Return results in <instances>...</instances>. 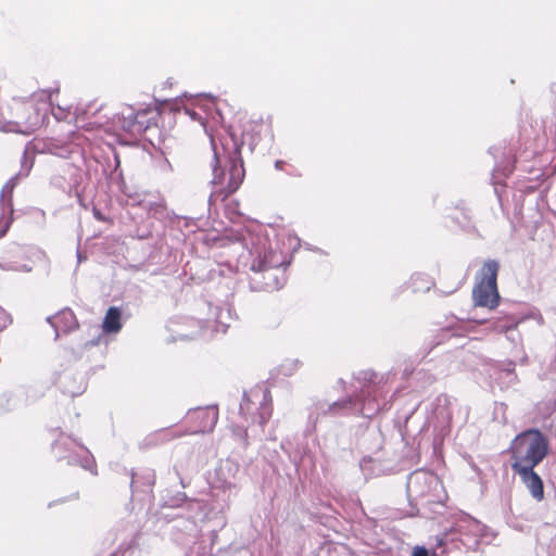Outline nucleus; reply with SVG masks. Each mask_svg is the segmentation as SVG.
<instances>
[{"instance_id":"f257e3e1","label":"nucleus","mask_w":556,"mask_h":556,"mask_svg":"<svg viewBox=\"0 0 556 556\" xmlns=\"http://www.w3.org/2000/svg\"><path fill=\"white\" fill-rule=\"evenodd\" d=\"M418 409L419 404L407 412L397 413L395 424L402 440L416 450L427 440L435 450L451 432V400L446 394H440L430 404V409H426L425 415H419Z\"/></svg>"},{"instance_id":"f03ea898","label":"nucleus","mask_w":556,"mask_h":556,"mask_svg":"<svg viewBox=\"0 0 556 556\" xmlns=\"http://www.w3.org/2000/svg\"><path fill=\"white\" fill-rule=\"evenodd\" d=\"M378 375L372 369L361 370L355 375V379L361 383L359 392L349 395L344 399L326 404L317 401L308 408L307 421L303 431L305 437H311L317 427L320 416L326 415H345L359 414L365 418H372L387 405L382 402L384 394L382 380L377 381Z\"/></svg>"},{"instance_id":"7ed1b4c3","label":"nucleus","mask_w":556,"mask_h":556,"mask_svg":"<svg viewBox=\"0 0 556 556\" xmlns=\"http://www.w3.org/2000/svg\"><path fill=\"white\" fill-rule=\"evenodd\" d=\"M213 157L211 184L223 199L233 194L242 185L245 169L241 154L244 141L228 127L218 141L210 136Z\"/></svg>"},{"instance_id":"20e7f679","label":"nucleus","mask_w":556,"mask_h":556,"mask_svg":"<svg viewBox=\"0 0 556 556\" xmlns=\"http://www.w3.org/2000/svg\"><path fill=\"white\" fill-rule=\"evenodd\" d=\"M250 269L253 276L249 279V286L252 291H275L285 285L283 276H278L277 270L282 266L280 255L266 242L257 239L250 250Z\"/></svg>"},{"instance_id":"39448f33","label":"nucleus","mask_w":556,"mask_h":556,"mask_svg":"<svg viewBox=\"0 0 556 556\" xmlns=\"http://www.w3.org/2000/svg\"><path fill=\"white\" fill-rule=\"evenodd\" d=\"M511 456V470L521 467L535 468L551 453L547 435L539 428L531 427L519 432L508 448Z\"/></svg>"},{"instance_id":"423d86ee","label":"nucleus","mask_w":556,"mask_h":556,"mask_svg":"<svg viewBox=\"0 0 556 556\" xmlns=\"http://www.w3.org/2000/svg\"><path fill=\"white\" fill-rule=\"evenodd\" d=\"M441 481L434 473L418 469L410 472L406 481V494L410 510L409 517L419 515L418 506L441 503Z\"/></svg>"},{"instance_id":"0eeeda50","label":"nucleus","mask_w":556,"mask_h":556,"mask_svg":"<svg viewBox=\"0 0 556 556\" xmlns=\"http://www.w3.org/2000/svg\"><path fill=\"white\" fill-rule=\"evenodd\" d=\"M34 166V156H28L27 150L24 151L22 157L21 169L12 176L3 186L0 193V238L4 237L13 222V191L20 180L26 178Z\"/></svg>"},{"instance_id":"6e6552de","label":"nucleus","mask_w":556,"mask_h":556,"mask_svg":"<svg viewBox=\"0 0 556 556\" xmlns=\"http://www.w3.org/2000/svg\"><path fill=\"white\" fill-rule=\"evenodd\" d=\"M41 396L34 387L18 386L14 390L0 393V415L13 412L34 403Z\"/></svg>"},{"instance_id":"1a4fd4ad","label":"nucleus","mask_w":556,"mask_h":556,"mask_svg":"<svg viewBox=\"0 0 556 556\" xmlns=\"http://www.w3.org/2000/svg\"><path fill=\"white\" fill-rule=\"evenodd\" d=\"M147 112L144 110L135 109L132 105L125 106L122 112L117 113L113 123L122 130L128 134H142L149 125L144 119Z\"/></svg>"},{"instance_id":"9d476101","label":"nucleus","mask_w":556,"mask_h":556,"mask_svg":"<svg viewBox=\"0 0 556 556\" xmlns=\"http://www.w3.org/2000/svg\"><path fill=\"white\" fill-rule=\"evenodd\" d=\"M74 444V441L70 439H58L52 443V452L54 453L58 462L66 460L68 466H77L85 469H89L90 464L93 459L89 456L80 457L76 453L71 450V445Z\"/></svg>"},{"instance_id":"9b49d317","label":"nucleus","mask_w":556,"mask_h":556,"mask_svg":"<svg viewBox=\"0 0 556 556\" xmlns=\"http://www.w3.org/2000/svg\"><path fill=\"white\" fill-rule=\"evenodd\" d=\"M46 321L54 329V340H58L60 334H68L79 327L78 320L70 307H64L54 315L48 316Z\"/></svg>"},{"instance_id":"f8f14e48","label":"nucleus","mask_w":556,"mask_h":556,"mask_svg":"<svg viewBox=\"0 0 556 556\" xmlns=\"http://www.w3.org/2000/svg\"><path fill=\"white\" fill-rule=\"evenodd\" d=\"M513 471L519 476L522 484L526 486L533 500L536 502H542L544 500V481L535 471V468L521 467Z\"/></svg>"},{"instance_id":"ddd939ff","label":"nucleus","mask_w":556,"mask_h":556,"mask_svg":"<svg viewBox=\"0 0 556 556\" xmlns=\"http://www.w3.org/2000/svg\"><path fill=\"white\" fill-rule=\"evenodd\" d=\"M475 307L494 309L500 305L501 295L497 287L479 282L472 289Z\"/></svg>"},{"instance_id":"4468645a","label":"nucleus","mask_w":556,"mask_h":556,"mask_svg":"<svg viewBox=\"0 0 556 556\" xmlns=\"http://www.w3.org/2000/svg\"><path fill=\"white\" fill-rule=\"evenodd\" d=\"M534 318L538 317L539 321L543 324V317L540 314V312H536L535 314H531L527 316V318ZM526 319V317H525ZM468 320L473 321L476 324H490L494 331L503 333L507 332L509 330L515 329L518 324L523 320V318H516L514 316H505V317H490V318H483L478 319L475 316H469Z\"/></svg>"},{"instance_id":"2eb2a0df","label":"nucleus","mask_w":556,"mask_h":556,"mask_svg":"<svg viewBox=\"0 0 556 556\" xmlns=\"http://www.w3.org/2000/svg\"><path fill=\"white\" fill-rule=\"evenodd\" d=\"M502 161H495L492 172V185L494 186V193L497 198H501V188L504 187L503 179L507 178L515 169L516 160L505 152Z\"/></svg>"},{"instance_id":"dca6fc26","label":"nucleus","mask_w":556,"mask_h":556,"mask_svg":"<svg viewBox=\"0 0 556 556\" xmlns=\"http://www.w3.org/2000/svg\"><path fill=\"white\" fill-rule=\"evenodd\" d=\"M199 504L197 498L189 497L185 492L165 489L161 492L160 506L163 508H179L182 506L191 507Z\"/></svg>"},{"instance_id":"f3484780","label":"nucleus","mask_w":556,"mask_h":556,"mask_svg":"<svg viewBox=\"0 0 556 556\" xmlns=\"http://www.w3.org/2000/svg\"><path fill=\"white\" fill-rule=\"evenodd\" d=\"M155 471L153 469L143 468L138 471L131 469L129 483L131 492H152V486L155 484Z\"/></svg>"},{"instance_id":"a211bd4d","label":"nucleus","mask_w":556,"mask_h":556,"mask_svg":"<svg viewBox=\"0 0 556 556\" xmlns=\"http://www.w3.org/2000/svg\"><path fill=\"white\" fill-rule=\"evenodd\" d=\"M190 413L195 414L201 420L199 428L194 432H211L214 430L218 421L217 405H211L206 408H192L188 410V414Z\"/></svg>"},{"instance_id":"6ab92c4d","label":"nucleus","mask_w":556,"mask_h":556,"mask_svg":"<svg viewBox=\"0 0 556 556\" xmlns=\"http://www.w3.org/2000/svg\"><path fill=\"white\" fill-rule=\"evenodd\" d=\"M132 201L131 205H138L142 210H144L148 216L162 220L167 217L168 212L165 203L163 201H151L146 198L140 199L139 195L129 197Z\"/></svg>"},{"instance_id":"aec40b11","label":"nucleus","mask_w":556,"mask_h":556,"mask_svg":"<svg viewBox=\"0 0 556 556\" xmlns=\"http://www.w3.org/2000/svg\"><path fill=\"white\" fill-rule=\"evenodd\" d=\"M60 384L62 392L72 397L81 395L87 389V382L81 374H64L61 377Z\"/></svg>"},{"instance_id":"412c9836","label":"nucleus","mask_w":556,"mask_h":556,"mask_svg":"<svg viewBox=\"0 0 556 556\" xmlns=\"http://www.w3.org/2000/svg\"><path fill=\"white\" fill-rule=\"evenodd\" d=\"M178 437H180V434L172 432L168 428H163L149 433L142 441L139 442L138 447L140 451L146 452L150 448L169 442L174 438Z\"/></svg>"},{"instance_id":"4be33fe9","label":"nucleus","mask_w":556,"mask_h":556,"mask_svg":"<svg viewBox=\"0 0 556 556\" xmlns=\"http://www.w3.org/2000/svg\"><path fill=\"white\" fill-rule=\"evenodd\" d=\"M123 311L117 306H110L102 320L101 329L104 334H116L123 328Z\"/></svg>"},{"instance_id":"5701e85b","label":"nucleus","mask_w":556,"mask_h":556,"mask_svg":"<svg viewBox=\"0 0 556 556\" xmlns=\"http://www.w3.org/2000/svg\"><path fill=\"white\" fill-rule=\"evenodd\" d=\"M500 263L496 260H488L477 273L479 282L497 287Z\"/></svg>"},{"instance_id":"b1692460","label":"nucleus","mask_w":556,"mask_h":556,"mask_svg":"<svg viewBox=\"0 0 556 556\" xmlns=\"http://www.w3.org/2000/svg\"><path fill=\"white\" fill-rule=\"evenodd\" d=\"M31 109L34 111V114L29 115L25 119V122H24L25 127L24 128H22L20 122H11L7 126H4L2 128V130L3 131H10V132H21V134H25V132L34 130L37 126L40 125V123H41V115L39 113V110L35 109L34 106H31Z\"/></svg>"},{"instance_id":"393cba45","label":"nucleus","mask_w":556,"mask_h":556,"mask_svg":"<svg viewBox=\"0 0 556 556\" xmlns=\"http://www.w3.org/2000/svg\"><path fill=\"white\" fill-rule=\"evenodd\" d=\"M232 309L229 306L226 307H215V321L217 325L216 330H219V326L223 327V332H226V329L229 327V325L226 323L227 319L231 318Z\"/></svg>"},{"instance_id":"a878e982","label":"nucleus","mask_w":556,"mask_h":556,"mask_svg":"<svg viewBox=\"0 0 556 556\" xmlns=\"http://www.w3.org/2000/svg\"><path fill=\"white\" fill-rule=\"evenodd\" d=\"M516 364L514 361H507L498 366L501 371V378H505L507 383L514 384L518 381L517 374L515 371Z\"/></svg>"},{"instance_id":"bb28decb","label":"nucleus","mask_w":556,"mask_h":556,"mask_svg":"<svg viewBox=\"0 0 556 556\" xmlns=\"http://www.w3.org/2000/svg\"><path fill=\"white\" fill-rule=\"evenodd\" d=\"M463 336V328L460 327H454L452 325L446 326L444 328H441L439 333L435 337V344H441L445 340L453 338V337H462Z\"/></svg>"},{"instance_id":"cd10ccee","label":"nucleus","mask_w":556,"mask_h":556,"mask_svg":"<svg viewBox=\"0 0 556 556\" xmlns=\"http://www.w3.org/2000/svg\"><path fill=\"white\" fill-rule=\"evenodd\" d=\"M173 529L184 530L186 534L194 536L197 532V523L191 519L177 518L174 520Z\"/></svg>"},{"instance_id":"c85d7f7f","label":"nucleus","mask_w":556,"mask_h":556,"mask_svg":"<svg viewBox=\"0 0 556 556\" xmlns=\"http://www.w3.org/2000/svg\"><path fill=\"white\" fill-rule=\"evenodd\" d=\"M110 556H142V551L136 542L122 545L117 551L111 553Z\"/></svg>"},{"instance_id":"c756f323","label":"nucleus","mask_w":556,"mask_h":556,"mask_svg":"<svg viewBox=\"0 0 556 556\" xmlns=\"http://www.w3.org/2000/svg\"><path fill=\"white\" fill-rule=\"evenodd\" d=\"M267 394H269V392L264 393V401L258 407V412L256 415V421L261 427H264L271 417V408L266 404Z\"/></svg>"},{"instance_id":"7c9ffc66","label":"nucleus","mask_w":556,"mask_h":556,"mask_svg":"<svg viewBox=\"0 0 556 556\" xmlns=\"http://www.w3.org/2000/svg\"><path fill=\"white\" fill-rule=\"evenodd\" d=\"M301 362L299 359H286L279 367L278 371L285 377L292 376L299 368Z\"/></svg>"},{"instance_id":"2f4dec72","label":"nucleus","mask_w":556,"mask_h":556,"mask_svg":"<svg viewBox=\"0 0 556 556\" xmlns=\"http://www.w3.org/2000/svg\"><path fill=\"white\" fill-rule=\"evenodd\" d=\"M445 554H441V548H439L437 545L434 548H427L424 545H416L410 556H444Z\"/></svg>"},{"instance_id":"473e14b6","label":"nucleus","mask_w":556,"mask_h":556,"mask_svg":"<svg viewBox=\"0 0 556 556\" xmlns=\"http://www.w3.org/2000/svg\"><path fill=\"white\" fill-rule=\"evenodd\" d=\"M0 267L4 270H17V271H25L29 273L31 271V267L27 264H21V265H13L11 262H0Z\"/></svg>"},{"instance_id":"72a5a7b5","label":"nucleus","mask_w":556,"mask_h":556,"mask_svg":"<svg viewBox=\"0 0 556 556\" xmlns=\"http://www.w3.org/2000/svg\"><path fill=\"white\" fill-rule=\"evenodd\" d=\"M185 114L188 115L192 121L199 122L203 126L205 132H207L205 118L200 113L193 109L185 108Z\"/></svg>"},{"instance_id":"f704fd0d","label":"nucleus","mask_w":556,"mask_h":556,"mask_svg":"<svg viewBox=\"0 0 556 556\" xmlns=\"http://www.w3.org/2000/svg\"><path fill=\"white\" fill-rule=\"evenodd\" d=\"M233 435L237 438L238 441L241 442L242 446L245 448L249 445L248 442V431L247 429L242 427H237L233 430Z\"/></svg>"},{"instance_id":"c9c22d12","label":"nucleus","mask_w":556,"mask_h":556,"mask_svg":"<svg viewBox=\"0 0 556 556\" xmlns=\"http://www.w3.org/2000/svg\"><path fill=\"white\" fill-rule=\"evenodd\" d=\"M102 331L96 337L85 342V348H92L99 345L102 341L108 344V340L103 337Z\"/></svg>"},{"instance_id":"e433bc0d","label":"nucleus","mask_w":556,"mask_h":556,"mask_svg":"<svg viewBox=\"0 0 556 556\" xmlns=\"http://www.w3.org/2000/svg\"><path fill=\"white\" fill-rule=\"evenodd\" d=\"M304 247H305L306 250H309V251H313V252H317V253H320V254L325 253L321 249H319L317 247H313L309 243H305Z\"/></svg>"},{"instance_id":"4c0bfd02","label":"nucleus","mask_w":556,"mask_h":556,"mask_svg":"<svg viewBox=\"0 0 556 556\" xmlns=\"http://www.w3.org/2000/svg\"><path fill=\"white\" fill-rule=\"evenodd\" d=\"M366 437L379 440L381 438V433L378 431H368Z\"/></svg>"},{"instance_id":"58836bf2","label":"nucleus","mask_w":556,"mask_h":556,"mask_svg":"<svg viewBox=\"0 0 556 556\" xmlns=\"http://www.w3.org/2000/svg\"><path fill=\"white\" fill-rule=\"evenodd\" d=\"M66 500H67L66 497H62V498H59V500H56V501H52V502H50V503L48 504V507H49V508H51V507H53V506H54V505H56V504L65 503V502H66Z\"/></svg>"},{"instance_id":"ea45409f","label":"nucleus","mask_w":556,"mask_h":556,"mask_svg":"<svg viewBox=\"0 0 556 556\" xmlns=\"http://www.w3.org/2000/svg\"><path fill=\"white\" fill-rule=\"evenodd\" d=\"M372 460L371 456H364L359 463L361 468L364 469L365 465L367 463H370Z\"/></svg>"},{"instance_id":"a19ab883","label":"nucleus","mask_w":556,"mask_h":556,"mask_svg":"<svg viewBox=\"0 0 556 556\" xmlns=\"http://www.w3.org/2000/svg\"><path fill=\"white\" fill-rule=\"evenodd\" d=\"M500 151H501V149H500V148H497V147H490V148H489V153H490L491 155H493V157H494L495 160H496V154H497Z\"/></svg>"},{"instance_id":"79ce46f5","label":"nucleus","mask_w":556,"mask_h":556,"mask_svg":"<svg viewBox=\"0 0 556 556\" xmlns=\"http://www.w3.org/2000/svg\"><path fill=\"white\" fill-rule=\"evenodd\" d=\"M93 216H94V218H96V219H98V220H103V219H104L103 214H102L100 211H98V210H94V211H93Z\"/></svg>"},{"instance_id":"37998d69","label":"nucleus","mask_w":556,"mask_h":556,"mask_svg":"<svg viewBox=\"0 0 556 556\" xmlns=\"http://www.w3.org/2000/svg\"><path fill=\"white\" fill-rule=\"evenodd\" d=\"M285 164H286V162H285V161H282V160H277V161L275 162V168H276V169H282V167H283V165H285Z\"/></svg>"},{"instance_id":"c03bdc74","label":"nucleus","mask_w":556,"mask_h":556,"mask_svg":"<svg viewBox=\"0 0 556 556\" xmlns=\"http://www.w3.org/2000/svg\"><path fill=\"white\" fill-rule=\"evenodd\" d=\"M456 208H459V210L465 212V210H466L465 208V202L464 201H459V203L456 205Z\"/></svg>"},{"instance_id":"a18cd8bd","label":"nucleus","mask_w":556,"mask_h":556,"mask_svg":"<svg viewBox=\"0 0 556 556\" xmlns=\"http://www.w3.org/2000/svg\"><path fill=\"white\" fill-rule=\"evenodd\" d=\"M77 260H78V263H80L85 257L81 255L80 251L77 250Z\"/></svg>"},{"instance_id":"49530a36","label":"nucleus","mask_w":556,"mask_h":556,"mask_svg":"<svg viewBox=\"0 0 556 556\" xmlns=\"http://www.w3.org/2000/svg\"><path fill=\"white\" fill-rule=\"evenodd\" d=\"M179 480H180V484L182 488H186L188 485V483L185 481V479L179 478Z\"/></svg>"},{"instance_id":"de8ad7c7","label":"nucleus","mask_w":556,"mask_h":556,"mask_svg":"<svg viewBox=\"0 0 556 556\" xmlns=\"http://www.w3.org/2000/svg\"><path fill=\"white\" fill-rule=\"evenodd\" d=\"M410 374H412V370H408V369H405V370H404V376H405V377H408Z\"/></svg>"},{"instance_id":"09e8293b","label":"nucleus","mask_w":556,"mask_h":556,"mask_svg":"<svg viewBox=\"0 0 556 556\" xmlns=\"http://www.w3.org/2000/svg\"><path fill=\"white\" fill-rule=\"evenodd\" d=\"M527 361H528V357H527V356H525L523 358H521V363H522V364H526V363H527Z\"/></svg>"},{"instance_id":"8fccbe9b","label":"nucleus","mask_w":556,"mask_h":556,"mask_svg":"<svg viewBox=\"0 0 556 556\" xmlns=\"http://www.w3.org/2000/svg\"><path fill=\"white\" fill-rule=\"evenodd\" d=\"M243 409H244L243 404H240V414H243Z\"/></svg>"},{"instance_id":"3c124183","label":"nucleus","mask_w":556,"mask_h":556,"mask_svg":"<svg viewBox=\"0 0 556 556\" xmlns=\"http://www.w3.org/2000/svg\"><path fill=\"white\" fill-rule=\"evenodd\" d=\"M207 98H210L212 101L214 100V96L212 94H205Z\"/></svg>"},{"instance_id":"603ef678","label":"nucleus","mask_w":556,"mask_h":556,"mask_svg":"<svg viewBox=\"0 0 556 556\" xmlns=\"http://www.w3.org/2000/svg\"><path fill=\"white\" fill-rule=\"evenodd\" d=\"M119 165V160L116 159V167Z\"/></svg>"},{"instance_id":"864d4df0","label":"nucleus","mask_w":556,"mask_h":556,"mask_svg":"<svg viewBox=\"0 0 556 556\" xmlns=\"http://www.w3.org/2000/svg\"><path fill=\"white\" fill-rule=\"evenodd\" d=\"M296 240H298V245H300L301 244V239L296 238Z\"/></svg>"}]
</instances>
